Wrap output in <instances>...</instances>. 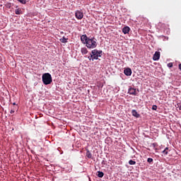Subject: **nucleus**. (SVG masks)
Returning a JSON list of instances; mask_svg holds the SVG:
<instances>
[{
  "label": "nucleus",
  "mask_w": 181,
  "mask_h": 181,
  "mask_svg": "<svg viewBox=\"0 0 181 181\" xmlns=\"http://www.w3.org/2000/svg\"><path fill=\"white\" fill-rule=\"evenodd\" d=\"M86 46L88 49H95L97 47V39L94 37H89L86 41Z\"/></svg>",
  "instance_id": "obj_1"
},
{
  "label": "nucleus",
  "mask_w": 181,
  "mask_h": 181,
  "mask_svg": "<svg viewBox=\"0 0 181 181\" xmlns=\"http://www.w3.org/2000/svg\"><path fill=\"white\" fill-rule=\"evenodd\" d=\"M42 83L45 86H48V84H52L53 79L52 78V75L49 73H45L42 74Z\"/></svg>",
  "instance_id": "obj_2"
},
{
  "label": "nucleus",
  "mask_w": 181,
  "mask_h": 181,
  "mask_svg": "<svg viewBox=\"0 0 181 181\" xmlns=\"http://www.w3.org/2000/svg\"><path fill=\"white\" fill-rule=\"evenodd\" d=\"M92 54L94 56L95 60H98V57L103 56V51L98 49H93L91 51Z\"/></svg>",
  "instance_id": "obj_3"
},
{
  "label": "nucleus",
  "mask_w": 181,
  "mask_h": 181,
  "mask_svg": "<svg viewBox=\"0 0 181 181\" xmlns=\"http://www.w3.org/2000/svg\"><path fill=\"white\" fill-rule=\"evenodd\" d=\"M75 16L76 19H78L80 21L83 19V18H84V14L83 13V12L78 10L75 13Z\"/></svg>",
  "instance_id": "obj_4"
},
{
  "label": "nucleus",
  "mask_w": 181,
  "mask_h": 181,
  "mask_svg": "<svg viewBox=\"0 0 181 181\" xmlns=\"http://www.w3.org/2000/svg\"><path fill=\"white\" fill-rule=\"evenodd\" d=\"M159 59H160V52L156 51L153 56V60L156 62L157 60H159Z\"/></svg>",
  "instance_id": "obj_5"
},
{
  "label": "nucleus",
  "mask_w": 181,
  "mask_h": 181,
  "mask_svg": "<svg viewBox=\"0 0 181 181\" xmlns=\"http://www.w3.org/2000/svg\"><path fill=\"white\" fill-rule=\"evenodd\" d=\"M90 37H88L86 35H83L81 37V40L82 42V43H83L84 45H86L87 43V41L88 40Z\"/></svg>",
  "instance_id": "obj_6"
},
{
  "label": "nucleus",
  "mask_w": 181,
  "mask_h": 181,
  "mask_svg": "<svg viewBox=\"0 0 181 181\" xmlns=\"http://www.w3.org/2000/svg\"><path fill=\"white\" fill-rule=\"evenodd\" d=\"M131 30V28L128 26H125L122 28V31L124 35H128L129 33V31Z\"/></svg>",
  "instance_id": "obj_7"
},
{
  "label": "nucleus",
  "mask_w": 181,
  "mask_h": 181,
  "mask_svg": "<svg viewBox=\"0 0 181 181\" xmlns=\"http://www.w3.org/2000/svg\"><path fill=\"white\" fill-rule=\"evenodd\" d=\"M124 74L125 76H131V74H132V70H131L130 68H127L124 69Z\"/></svg>",
  "instance_id": "obj_8"
},
{
  "label": "nucleus",
  "mask_w": 181,
  "mask_h": 181,
  "mask_svg": "<svg viewBox=\"0 0 181 181\" xmlns=\"http://www.w3.org/2000/svg\"><path fill=\"white\" fill-rule=\"evenodd\" d=\"M128 93L131 95H136V89L134 88H130L129 89Z\"/></svg>",
  "instance_id": "obj_9"
},
{
  "label": "nucleus",
  "mask_w": 181,
  "mask_h": 181,
  "mask_svg": "<svg viewBox=\"0 0 181 181\" xmlns=\"http://www.w3.org/2000/svg\"><path fill=\"white\" fill-rule=\"evenodd\" d=\"M132 114L133 117H135L136 118H139L141 117V115H139L135 110H132Z\"/></svg>",
  "instance_id": "obj_10"
},
{
  "label": "nucleus",
  "mask_w": 181,
  "mask_h": 181,
  "mask_svg": "<svg viewBox=\"0 0 181 181\" xmlns=\"http://www.w3.org/2000/svg\"><path fill=\"white\" fill-rule=\"evenodd\" d=\"M81 53H82V54H87L88 53V50L86 47H82L81 49Z\"/></svg>",
  "instance_id": "obj_11"
},
{
  "label": "nucleus",
  "mask_w": 181,
  "mask_h": 181,
  "mask_svg": "<svg viewBox=\"0 0 181 181\" xmlns=\"http://www.w3.org/2000/svg\"><path fill=\"white\" fill-rule=\"evenodd\" d=\"M16 15H22V9L17 8L15 10Z\"/></svg>",
  "instance_id": "obj_12"
},
{
  "label": "nucleus",
  "mask_w": 181,
  "mask_h": 181,
  "mask_svg": "<svg viewBox=\"0 0 181 181\" xmlns=\"http://www.w3.org/2000/svg\"><path fill=\"white\" fill-rule=\"evenodd\" d=\"M86 156H87V158H88V159H91L93 158V155L91 154L90 151H87Z\"/></svg>",
  "instance_id": "obj_13"
},
{
  "label": "nucleus",
  "mask_w": 181,
  "mask_h": 181,
  "mask_svg": "<svg viewBox=\"0 0 181 181\" xmlns=\"http://www.w3.org/2000/svg\"><path fill=\"white\" fill-rule=\"evenodd\" d=\"M162 153H164L165 155H168L169 153V148L166 147L163 151Z\"/></svg>",
  "instance_id": "obj_14"
},
{
  "label": "nucleus",
  "mask_w": 181,
  "mask_h": 181,
  "mask_svg": "<svg viewBox=\"0 0 181 181\" xmlns=\"http://www.w3.org/2000/svg\"><path fill=\"white\" fill-rule=\"evenodd\" d=\"M60 42H62V43H67V38H66V37H63L60 39Z\"/></svg>",
  "instance_id": "obj_15"
},
{
  "label": "nucleus",
  "mask_w": 181,
  "mask_h": 181,
  "mask_svg": "<svg viewBox=\"0 0 181 181\" xmlns=\"http://www.w3.org/2000/svg\"><path fill=\"white\" fill-rule=\"evenodd\" d=\"M98 177H104V173H103L101 171H98Z\"/></svg>",
  "instance_id": "obj_16"
},
{
  "label": "nucleus",
  "mask_w": 181,
  "mask_h": 181,
  "mask_svg": "<svg viewBox=\"0 0 181 181\" xmlns=\"http://www.w3.org/2000/svg\"><path fill=\"white\" fill-rule=\"evenodd\" d=\"M129 165H136V161H134L133 160H130L129 161Z\"/></svg>",
  "instance_id": "obj_17"
},
{
  "label": "nucleus",
  "mask_w": 181,
  "mask_h": 181,
  "mask_svg": "<svg viewBox=\"0 0 181 181\" xmlns=\"http://www.w3.org/2000/svg\"><path fill=\"white\" fill-rule=\"evenodd\" d=\"M152 110H153V111H156V110H158V106H157L156 105H153L152 106Z\"/></svg>",
  "instance_id": "obj_18"
},
{
  "label": "nucleus",
  "mask_w": 181,
  "mask_h": 181,
  "mask_svg": "<svg viewBox=\"0 0 181 181\" xmlns=\"http://www.w3.org/2000/svg\"><path fill=\"white\" fill-rule=\"evenodd\" d=\"M147 162H148V163H152V162H153V159L152 158H148L147 159Z\"/></svg>",
  "instance_id": "obj_19"
},
{
  "label": "nucleus",
  "mask_w": 181,
  "mask_h": 181,
  "mask_svg": "<svg viewBox=\"0 0 181 181\" xmlns=\"http://www.w3.org/2000/svg\"><path fill=\"white\" fill-rule=\"evenodd\" d=\"M168 67H169L170 69L173 67V63L170 62L168 64Z\"/></svg>",
  "instance_id": "obj_20"
},
{
  "label": "nucleus",
  "mask_w": 181,
  "mask_h": 181,
  "mask_svg": "<svg viewBox=\"0 0 181 181\" xmlns=\"http://www.w3.org/2000/svg\"><path fill=\"white\" fill-rule=\"evenodd\" d=\"M90 59H92V62H94V60H95V59L94 58V56H93V53H91V54H90Z\"/></svg>",
  "instance_id": "obj_21"
},
{
  "label": "nucleus",
  "mask_w": 181,
  "mask_h": 181,
  "mask_svg": "<svg viewBox=\"0 0 181 181\" xmlns=\"http://www.w3.org/2000/svg\"><path fill=\"white\" fill-rule=\"evenodd\" d=\"M21 4H26V0H18Z\"/></svg>",
  "instance_id": "obj_22"
},
{
  "label": "nucleus",
  "mask_w": 181,
  "mask_h": 181,
  "mask_svg": "<svg viewBox=\"0 0 181 181\" xmlns=\"http://www.w3.org/2000/svg\"><path fill=\"white\" fill-rule=\"evenodd\" d=\"M152 146H153V148H156V143H153V144H152Z\"/></svg>",
  "instance_id": "obj_23"
},
{
  "label": "nucleus",
  "mask_w": 181,
  "mask_h": 181,
  "mask_svg": "<svg viewBox=\"0 0 181 181\" xmlns=\"http://www.w3.org/2000/svg\"><path fill=\"white\" fill-rule=\"evenodd\" d=\"M13 112H15V110H11L10 112L11 114H13Z\"/></svg>",
  "instance_id": "obj_24"
},
{
  "label": "nucleus",
  "mask_w": 181,
  "mask_h": 181,
  "mask_svg": "<svg viewBox=\"0 0 181 181\" xmlns=\"http://www.w3.org/2000/svg\"><path fill=\"white\" fill-rule=\"evenodd\" d=\"M88 59L90 60V61H91L92 60V59H91V57L89 56V57H88Z\"/></svg>",
  "instance_id": "obj_25"
},
{
  "label": "nucleus",
  "mask_w": 181,
  "mask_h": 181,
  "mask_svg": "<svg viewBox=\"0 0 181 181\" xmlns=\"http://www.w3.org/2000/svg\"><path fill=\"white\" fill-rule=\"evenodd\" d=\"M179 69L181 70V64H179Z\"/></svg>",
  "instance_id": "obj_26"
},
{
  "label": "nucleus",
  "mask_w": 181,
  "mask_h": 181,
  "mask_svg": "<svg viewBox=\"0 0 181 181\" xmlns=\"http://www.w3.org/2000/svg\"><path fill=\"white\" fill-rule=\"evenodd\" d=\"M13 105H16V103H13Z\"/></svg>",
  "instance_id": "obj_27"
},
{
  "label": "nucleus",
  "mask_w": 181,
  "mask_h": 181,
  "mask_svg": "<svg viewBox=\"0 0 181 181\" xmlns=\"http://www.w3.org/2000/svg\"><path fill=\"white\" fill-rule=\"evenodd\" d=\"M180 110H181V106L180 107Z\"/></svg>",
  "instance_id": "obj_28"
}]
</instances>
